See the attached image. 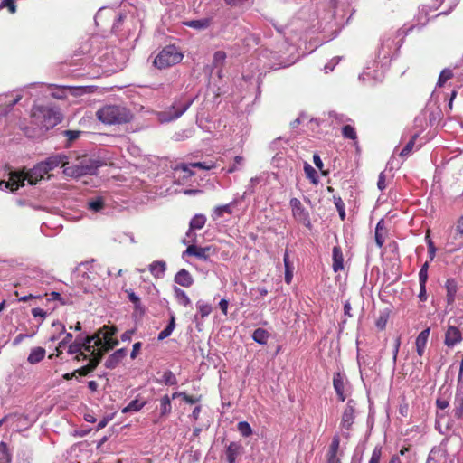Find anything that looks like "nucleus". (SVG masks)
Listing matches in <instances>:
<instances>
[{
    "mask_svg": "<svg viewBox=\"0 0 463 463\" xmlns=\"http://www.w3.org/2000/svg\"><path fill=\"white\" fill-rule=\"evenodd\" d=\"M96 115L101 122L108 125L127 123L132 118V114L127 108L117 105L104 106Z\"/></svg>",
    "mask_w": 463,
    "mask_h": 463,
    "instance_id": "obj_6",
    "label": "nucleus"
},
{
    "mask_svg": "<svg viewBox=\"0 0 463 463\" xmlns=\"http://www.w3.org/2000/svg\"><path fill=\"white\" fill-rule=\"evenodd\" d=\"M194 98H187L181 95L175 98L171 104L165 110L158 112L157 118L161 123H168L181 118L187 109L192 106Z\"/></svg>",
    "mask_w": 463,
    "mask_h": 463,
    "instance_id": "obj_5",
    "label": "nucleus"
},
{
    "mask_svg": "<svg viewBox=\"0 0 463 463\" xmlns=\"http://www.w3.org/2000/svg\"><path fill=\"white\" fill-rule=\"evenodd\" d=\"M175 327V317L173 313L170 314V319L168 325L163 329L157 335V339L162 341L171 335Z\"/></svg>",
    "mask_w": 463,
    "mask_h": 463,
    "instance_id": "obj_31",
    "label": "nucleus"
},
{
    "mask_svg": "<svg viewBox=\"0 0 463 463\" xmlns=\"http://www.w3.org/2000/svg\"><path fill=\"white\" fill-rule=\"evenodd\" d=\"M430 328L428 327V328L422 330L416 338V342H415L416 351L420 356H422L424 354V350H425V347H426V345H427V342H428V339L430 336Z\"/></svg>",
    "mask_w": 463,
    "mask_h": 463,
    "instance_id": "obj_21",
    "label": "nucleus"
},
{
    "mask_svg": "<svg viewBox=\"0 0 463 463\" xmlns=\"http://www.w3.org/2000/svg\"><path fill=\"white\" fill-rule=\"evenodd\" d=\"M454 415L456 418H463V392H458L454 401Z\"/></svg>",
    "mask_w": 463,
    "mask_h": 463,
    "instance_id": "obj_35",
    "label": "nucleus"
},
{
    "mask_svg": "<svg viewBox=\"0 0 463 463\" xmlns=\"http://www.w3.org/2000/svg\"><path fill=\"white\" fill-rule=\"evenodd\" d=\"M81 344L80 343H72L69 345L68 347V354H78L80 351L82 350L81 348Z\"/></svg>",
    "mask_w": 463,
    "mask_h": 463,
    "instance_id": "obj_61",
    "label": "nucleus"
},
{
    "mask_svg": "<svg viewBox=\"0 0 463 463\" xmlns=\"http://www.w3.org/2000/svg\"><path fill=\"white\" fill-rule=\"evenodd\" d=\"M335 206L337 208V211L339 213V216H340L341 220H345V211L344 203L341 200V198H338L337 200H335Z\"/></svg>",
    "mask_w": 463,
    "mask_h": 463,
    "instance_id": "obj_59",
    "label": "nucleus"
},
{
    "mask_svg": "<svg viewBox=\"0 0 463 463\" xmlns=\"http://www.w3.org/2000/svg\"><path fill=\"white\" fill-rule=\"evenodd\" d=\"M242 451V447L239 442H231L225 450L226 458H237Z\"/></svg>",
    "mask_w": 463,
    "mask_h": 463,
    "instance_id": "obj_33",
    "label": "nucleus"
},
{
    "mask_svg": "<svg viewBox=\"0 0 463 463\" xmlns=\"http://www.w3.org/2000/svg\"><path fill=\"white\" fill-rule=\"evenodd\" d=\"M214 249L212 246L199 247L196 245H189L183 252V258L185 255L194 256L201 260H207L212 254L214 253Z\"/></svg>",
    "mask_w": 463,
    "mask_h": 463,
    "instance_id": "obj_14",
    "label": "nucleus"
},
{
    "mask_svg": "<svg viewBox=\"0 0 463 463\" xmlns=\"http://www.w3.org/2000/svg\"><path fill=\"white\" fill-rule=\"evenodd\" d=\"M82 351L89 354V357L94 358L99 354H104L103 349H101L102 339H100L99 335H94L91 337H87L85 342H82Z\"/></svg>",
    "mask_w": 463,
    "mask_h": 463,
    "instance_id": "obj_12",
    "label": "nucleus"
},
{
    "mask_svg": "<svg viewBox=\"0 0 463 463\" xmlns=\"http://www.w3.org/2000/svg\"><path fill=\"white\" fill-rule=\"evenodd\" d=\"M289 206L292 211V216L294 220L303 224L307 229L312 228V223L308 211L304 207L302 203L298 198H291L289 201Z\"/></svg>",
    "mask_w": 463,
    "mask_h": 463,
    "instance_id": "obj_9",
    "label": "nucleus"
},
{
    "mask_svg": "<svg viewBox=\"0 0 463 463\" xmlns=\"http://www.w3.org/2000/svg\"><path fill=\"white\" fill-rule=\"evenodd\" d=\"M355 419V409L354 402L353 400H349L346 403V406L343 411L341 422H340V430L342 435L345 438H349V431L354 424Z\"/></svg>",
    "mask_w": 463,
    "mask_h": 463,
    "instance_id": "obj_10",
    "label": "nucleus"
},
{
    "mask_svg": "<svg viewBox=\"0 0 463 463\" xmlns=\"http://www.w3.org/2000/svg\"><path fill=\"white\" fill-rule=\"evenodd\" d=\"M46 351L43 347H34L31 350L27 361L31 364H35L41 362L45 356Z\"/></svg>",
    "mask_w": 463,
    "mask_h": 463,
    "instance_id": "obj_29",
    "label": "nucleus"
},
{
    "mask_svg": "<svg viewBox=\"0 0 463 463\" xmlns=\"http://www.w3.org/2000/svg\"><path fill=\"white\" fill-rule=\"evenodd\" d=\"M333 264L332 268L335 272H338L344 269V256L339 246H335L332 252Z\"/></svg>",
    "mask_w": 463,
    "mask_h": 463,
    "instance_id": "obj_24",
    "label": "nucleus"
},
{
    "mask_svg": "<svg viewBox=\"0 0 463 463\" xmlns=\"http://www.w3.org/2000/svg\"><path fill=\"white\" fill-rule=\"evenodd\" d=\"M184 24L194 29L203 30L210 26L211 19L203 18L199 20H190L185 22Z\"/></svg>",
    "mask_w": 463,
    "mask_h": 463,
    "instance_id": "obj_36",
    "label": "nucleus"
},
{
    "mask_svg": "<svg viewBox=\"0 0 463 463\" xmlns=\"http://www.w3.org/2000/svg\"><path fill=\"white\" fill-rule=\"evenodd\" d=\"M237 429L245 438L250 437L252 434L251 427L247 421H240L237 425Z\"/></svg>",
    "mask_w": 463,
    "mask_h": 463,
    "instance_id": "obj_48",
    "label": "nucleus"
},
{
    "mask_svg": "<svg viewBox=\"0 0 463 463\" xmlns=\"http://www.w3.org/2000/svg\"><path fill=\"white\" fill-rule=\"evenodd\" d=\"M243 162H244V158L242 156H235L234 163L227 170V173L231 174V173H233V172L237 171L240 168V166L242 165Z\"/></svg>",
    "mask_w": 463,
    "mask_h": 463,
    "instance_id": "obj_54",
    "label": "nucleus"
},
{
    "mask_svg": "<svg viewBox=\"0 0 463 463\" xmlns=\"http://www.w3.org/2000/svg\"><path fill=\"white\" fill-rule=\"evenodd\" d=\"M115 333V328L104 326L100 330L98 331V333L95 334L99 335L100 339H102L101 349H103L104 352L112 349L118 344V340L113 338Z\"/></svg>",
    "mask_w": 463,
    "mask_h": 463,
    "instance_id": "obj_13",
    "label": "nucleus"
},
{
    "mask_svg": "<svg viewBox=\"0 0 463 463\" xmlns=\"http://www.w3.org/2000/svg\"><path fill=\"white\" fill-rule=\"evenodd\" d=\"M191 167L200 168L203 170H211L216 167V163L209 160L191 164H179L175 167V173H184V177L188 178L194 175V172L191 170Z\"/></svg>",
    "mask_w": 463,
    "mask_h": 463,
    "instance_id": "obj_11",
    "label": "nucleus"
},
{
    "mask_svg": "<svg viewBox=\"0 0 463 463\" xmlns=\"http://www.w3.org/2000/svg\"><path fill=\"white\" fill-rule=\"evenodd\" d=\"M159 383H162L167 386H173L177 384V379L172 371L167 370L164 373L162 379L160 380Z\"/></svg>",
    "mask_w": 463,
    "mask_h": 463,
    "instance_id": "obj_40",
    "label": "nucleus"
},
{
    "mask_svg": "<svg viewBox=\"0 0 463 463\" xmlns=\"http://www.w3.org/2000/svg\"><path fill=\"white\" fill-rule=\"evenodd\" d=\"M458 2L459 0H435L434 9L441 8L437 16L449 14L458 5Z\"/></svg>",
    "mask_w": 463,
    "mask_h": 463,
    "instance_id": "obj_18",
    "label": "nucleus"
},
{
    "mask_svg": "<svg viewBox=\"0 0 463 463\" xmlns=\"http://www.w3.org/2000/svg\"><path fill=\"white\" fill-rule=\"evenodd\" d=\"M127 355V351L124 348L118 349L112 354H110L106 362L105 366L109 369L116 368Z\"/></svg>",
    "mask_w": 463,
    "mask_h": 463,
    "instance_id": "obj_19",
    "label": "nucleus"
},
{
    "mask_svg": "<svg viewBox=\"0 0 463 463\" xmlns=\"http://www.w3.org/2000/svg\"><path fill=\"white\" fill-rule=\"evenodd\" d=\"M127 293H128L129 301L134 304L135 308L136 309L140 308L141 302H140L139 297L132 290H128Z\"/></svg>",
    "mask_w": 463,
    "mask_h": 463,
    "instance_id": "obj_53",
    "label": "nucleus"
},
{
    "mask_svg": "<svg viewBox=\"0 0 463 463\" xmlns=\"http://www.w3.org/2000/svg\"><path fill=\"white\" fill-rule=\"evenodd\" d=\"M86 205L92 213H99L105 207V200L102 196L90 197L87 200Z\"/></svg>",
    "mask_w": 463,
    "mask_h": 463,
    "instance_id": "obj_26",
    "label": "nucleus"
},
{
    "mask_svg": "<svg viewBox=\"0 0 463 463\" xmlns=\"http://www.w3.org/2000/svg\"><path fill=\"white\" fill-rule=\"evenodd\" d=\"M205 222H206V217L204 214H202V213L195 214L190 221L189 230L186 232V235L188 237H190L191 235H193L194 230H201L205 225Z\"/></svg>",
    "mask_w": 463,
    "mask_h": 463,
    "instance_id": "obj_25",
    "label": "nucleus"
},
{
    "mask_svg": "<svg viewBox=\"0 0 463 463\" xmlns=\"http://www.w3.org/2000/svg\"><path fill=\"white\" fill-rule=\"evenodd\" d=\"M269 338V333L264 328L259 327L253 331L252 339L260 345H266Z\"/></svg>",
    "mask_w": 463,
    "mask_h": 463,
    "instance_id": "obj_32",
    "label": "nucleus"
},
{
    "mask_svg": "<svg viewBox=\"0 0 463 463\" xmlns=\"http://www.w3.org/2000/svg\"><path fill=\"white\" fill-rule=\"evenodd\" d=\"M102 359V354H99L98 356H95L94 358L89 359L88 364L85 366H82L76 371V373H79L80 376H86L91 372H93L98 364L100 363Z\"/></svg>",
    "mask_w": 463,
    "mask_h": 463,
    "instance_id": "obj_23",
    "label": "nucleus"
},
{
    "mask_svg": "<svg viewBox=\"0 0 463 463\" xmlns=\"http://www.w3.org/2000/svg\"><path fill=\"white\" fill-rule=\"evenodd\" d=\"M175 282L182 287L189 288L194 284L190 272L184 269H180L175 276Z\"/></svg>",
    "mask_w": 463,
    "mask_h": 463,
    "instance_id": "obj_20",
    "label": "nucleus"
},
{
    "mask_svg": "<svg viewBox=\"0 0 463 463\" xmlns=\"http://www.w3.org/2000/svg\"><path fill=\"white\" fill-rule=\"evenodd\" d=\"M304 171L307 178L311 180L313 184H317V171L307 163L304 165Z\"/></svg>",
    "mask_w": 463,
    "mask_h": 463,
    "instance_id": "obj_49",
    "label": "nucleus"
},
{
    "mask_svg": "<svg viewBox=\"0 0 463 463\" xmlns=\"http://www.w3.org/2000/svg\"><path fill=\"white\" fill-rule=\"evenodd\" d=\"M453 76L452 71L449 69L443 70L439 77L438 85L441 87L448 80Z\"/></svg>",
    "mask_w": 463,
    "mask_h": 463,
    "instance_id": "obj_50",
    "label": "nucleus"
},
{
    "mask_svg": "<svg viewBox=\"0 0 463 463\" xmlns=\"http://www.w3.org/2000/svg\"><path fill=\"white\" fill-rule=\"evenodd\" d=\"M46 172L40 163L26 173H13L8 181H0V190H11L14 192L19 187L24 186L25 182L31 185L36 184L40 180L43 179Z\"/></svg>",
    "mask_w": 463,
    "mask_h": 463,
    "instance_id": "obj_3",
    "label": "nucleus"
},
{
    "mask_svg": "<svg viewBox=\"0 0 463 463\" xmlns=\"http://www.w3.org/2000/svg\"><path fill=\"white\" fill-rule=\"evenodd\" d=\"M428 250H429L430 260H433L435 258V255H436V248L431 240L428 241Z\"/></svg>",
    "mask_w": 463,
    "mask_h": 463,
    "instance_id": "obj_63",
    "label": "nucleus"
},
{
    "mask_svg": "<svg viewBox=\"0 0 463 463\" xmlns=\"http://www.w3.org/2000/svg\"><path fill=\"white\" fill-rule=\"evenodd\" d=\"M416 137H417L416 135L413 136V137L402 149V151L400 152L401 156H407L408 155H410V153L411 152V150L414 146V142H415Z\"/></svg>",
    "mask_w": 463,
    "mask_h": 463,
    "instance_id": "obj_51",
    "label": "nucleus"
},
{
    "mask_svg": "<svg viewBox=\"0 0 463 463\" xmlns=\"http://www.w3.org/2000/svg\"><path fill=\"white\" fill-rule=\"evenodd\" d=\"M80 133L81 132L78 131V130H64L63 131V135H64V137H67L69 142H72V141L76 140L80 137Z\"/></svg>",
    "mask_w": 463,
    "mask_h": 463,
    "instance_id": "obj_56",
    "label": "nucleus"
},
{
    "mask_svg": "<svg viewBox=\"0 0 463 463\" xmlns=\"http://www.w3.org/2000/svg\"><path fill=\"white\" fill-rule=\"evenodd\" d=\"M345 377L340 373H334L333 376V386L335 392H339V391L345 390Z\"/></svg>",
    "mask_w": 463,
    "mask_h": 463,
    "instance_id": "obj_42",
    "label": "nucleus"
},
{
    "mask_svg": "<svg viewBox=\"0 0 463 463\" xmlns=\"http://www.w3.org/2000/svg\"><path fill=\"white\" fill-rule=\"evenodd\" d=\"M237 204V200H233L230 203L216 206L213 212V219L217 220L223 216L224 213L232 214V207Z\"/></svg>",
    "mask_w": 463,
    "mask_h": 463,
    "instance_id": "obj_27",
    "label": "nucleus"
},
{
    "mask_svg": "<svg viewBox=\"0 0 463 463\" xmlns=\"http://www.w3.org/2000/svg\"><path fill=\"white\" fill-rule=\"evenodd\" d=\"M12 455L9 452L7 444L4 441L0 442V463H11Z\"/></svg>",
    "mask_w": 463,
    "mask_h": 463,
    "instance_id": "obj_38",
    "label": "nucleus"
},
{
    "mask_svg": "<svg viewBox=\"0 0 463 463\" xmlns=\"http://www.w3.org/2000/svg\"><path fill=\"white\" fill-rule=\"evenodd\" d=\"M196 307L202 318L208 317L212 312V306L203 300H198Z\"/></svg>",
    "mask_w": 463,
    "mask_h": 463,
    "instance_id": "obj_39",
    "label": "nucleus"
},
{
    "mask_svg": "<svg viewBox=\"0 0 463 463\" xmlns=\"http://www.w3.org/2000/svg\"><path fill=\"white\" fill-rule=\"evenodd\" d=\"M293 265L289 267H285V282L289 285L293 279Z\"/></svg>",
    "mask_w": 463,
    "mask_h": 463,
    "instance_id": "obj_60",
    "label": "nucleus"
},
{
    "mask_svg": "<svg viewBox=\"0 0 463 463\" xmlns=\"http://www.w3.org/2000/svg\"><path fill=\"white\" fill-rule=\"evenodd\" d=\"M412 29L400 28L399 30L383 34L380 39V45L377 49L376 58L388 66L392 57L397 53L402 44L403 39L409 31Z\"/></svg>",
    "mask_w": 463,
    "mask_h": 463,
    "instance_id": "obj_1",
    "label": "nucleus"
},
{
    "mask_svg": "<svg viewBox=\"0 0 463 463\" xmlns=\"http://www.w3.org/2000/svg\"><path fill=\"white\" fill-rule=\"evenodd\" d=\"M104 165V162L96 157H83L75 164L63 165V174L71 178H80L85 175H96L98 169Z\"/></svg>",
    "mask_w": 463,
    "mask_h": 463,
    "instance_id": "obj_4",
    "label": "nucleus"
},
{
    "mask_svg": "<svg viewBox=\"0 0 463 463\" xmlns=\"http://www.w3.org/2000/svg\"><path fill=\"white\" fill-rule=\"evenodd\" d=\"M339 60H340L339 57H336V58H334L333 60H331L328 63H326L324 66L325 72L328 73V72L333 71L335 66L338 63Z\"/></svg>",
    "mask_w": 463,
    "mask_h": 463,
    "instance_id": "obj_62",
    "label": "nucleus"
},
{
    "mask_svg": "<svg viewBox=\"0 0 463 463\" xmlns=\"http://www.w3.org/2000/svg\"><path fill=\"white\" fill-rule=\"evenodd\" d=\"M382 222H379L376 225L375 229V242L379 248H382L384 243V239L383 238L382 234L380 233Z\"/></svg>",
    "mask_w": 463,
    "mask_h": 463,
    "instance_id": "obj_55",
    "label": "nucleus"
},
{
    "mask_svg": "<svg viewBox=\"0 0 463 463\" xmlns=\"http://www.w3.org/2000/svg\"><path fill=\"white\" fill-rule=\"evenodd\" d=\"M34 335H35V331L31 334L17 335L13 341V345L16 346V345H20L25 338L32 337Z\"/></svg>",
    "mask_w": 463,
    "mask_h": 463,
    "instance_id": "obj_58",
    "label": "nucleus"
},
{
    "mask_svg": "<svg viewBox=\"0 0 463 463\" xmlns=\"http://www.w3.org/2000/svg\"><path fill=\"white\" fill-rule=\"evenodd\" d=\"M32 315L33 316V317L35 318H40V324L45 319L46 316H47V312L44 311L43 309L42 308H39V307H35V308H33L32 309Z\"/></svg>",
    "mask_w": 463,
    "mask_h": 463,
    "instance_id": "obj_57",
    "label": "nucleus"
},
{
    "mask_svg": "<svg viewBox=\"0 0 463 463\" xmlns=\"http://www.w3.org/2000/svg\"><path fill=\"white\" fill-rule=\"evenodd\" d=\"M68 156L64 153H59L47 157L44 161L40 162L41 165L48 174L51 170L56 168L60 165L63 167V165H67Z\"/></svg>",
    "mask_w": 463,
    "mask_h": 463,
    "instance_id": "obj_15",
    "label": "nucleus"
},
{
    "mask_svg": "<svg viewBox=\"0 0 463 463\" xmlns=\"http://www.w3.org/2000/svg\"><path fill=\"white\" fill-rule=\"evenodd\" d=\"M339 445H340L339 437L337 435H335L333 437L332 442L330 444V447H329V449L327 452V456L338 457L337 453H338V449H339Z\"/></svg>",
    "mask_w": 463,
    "mask_h": 463,
    "instance_id": "obj_46",
    "label": "nucleus"
},
{
    "mask_svg": "<svg viewBox=\"0 0 463 463\" xmlns=\"http://www.w3.org/2000/svg\"><path fill=\"white\" fill-rule=\"evenodd\" d=\"M52 326L53 328L56 329V331L58 332L57 335H52L51 337H50V341L51 342H55L59 339L60 335L61 334H64L65 332V326L62 323L59 322V321H54L52 324Z\"/></svg>",
    "mask_w": 463,
    "mask_h": 463,
    "instance_id": "obj_47",
    "label": "nucleus"
},
{
    "mask_svg": "<svg viewBox=\"0 0 463 463\" xmlns=\"http://www.w3.org/2000/svg\"><path fill=\"white\" fill-rule=\"evenodd\" d=\"M446 288V300L449 305H452L455 301L456 294L458 291V283L455 279H448L445 283Z\"/></svg>",
    "mask_w": 463,
    "mask_h": 463,
    "instance_id": "obj_22",
    "label": "nucleus"
},
{
    "mask_svg": "<svg viewBox=\"0 0 463 463\" xmlns=\"http://www.w3.org/2000/svg\"><path fill=\"white\" fill-rule=\"evenodd\" d=\"M67 88L55 86L51 92V96L57 99H64L67 97Z\"/></svg>",
    "mask_w": 463,
    "mask_h": 463,
    "instance_id": "obj_43",
    "label": "nucleus"
},
{
    "mask_svg": "<svg viewBox=\"0 0 463 463\" xmlns=\"http://www.w3.org/2000/svg\"><path fill=\"white\" fill-rule=\"evenodd\" d=\"M342 135L344 137L348 138V139H352V140L357 139L356 131H355L354 128L351 125H345L343 127Z\"/></svg>",
    "mask_w": 463,
    "mask_h": 463,
    "instance_id": "obj_44",
    "label": "nucleus"
},
{
    "mask_svg": "<svg viewBox=\"0 0 463 463\" xmlns=\"http://www.w3.org/2000/svg\"><path fill=\"white\" fill-rule=\"evenodd\" d=\"M102 16L114 17V23L112 25V31L114 33L118 32V30L119 29V26L121 25L123 20L126 17L122 14H116V12L111 9L106 10L104 8H101L99 10V12L97 13V14L95 16V21L97 24H98V20L100 19Z\"/></svg>",
    "mask_w": 463,
    "mask_h": 463,
    "instance_id": "obj_17",
    "label": "nucleus"
},
{
    "mask_svg": "<svg viewBox=\"0 0 463 463\" xmlns=\"http://www.w3.org/2000/svg\"><path fill=\"white\" fill-rule=\"evenodd\" d=\"M32 123L44 132L61 122L62 114L56 107L34 105L31 113Z\"/></svg>",
    "mask_w": 463,
    "mask_h": 463,
    "instance_id": "obj_2",
    "label": "nucleus"
},
{
    "mask_svg": "<svg viewBox=\"0 0 463 463\" xmlns=\"http://www.w3.org/2000/svg\"><path fill=\"white\" fill-rule=\"evenodd\" d=\"M166 269V264L163 260L153 261L149 265V271L156 278H162L165 275Z\"/></svg>",
    "mask_w": 463,
    "mask_h": 463,
    "instance_id": "obj_28",
    "label": "nucleus"
},
{
    "mask_svg": "<svg viewBox=\"0 0 463 463\" xmlns=\"http://www.w3.org/2000/svg\"><path fill=\"white\" fill-rule=\"evenodd\" d=\"M388 66H383L380 60H373L367 63L359 79L367 83H374L383 79Z\"/></svg>",
    "mask_w": 463,
    "mask_h": 463,
    "instance_id": "obj_8",
    "label": "nucleus"
},
{
    "mask_svg": "<svg viewBox=\"0 0 463 463\" xmlns=\"http://www.w3.org/2000/svg\"><path fill=\"white\" fill-rule=\"evenodd\" d=\"M146 404V402H140L138 399H135L122 409V412L128 413L139 411Z\"/></svg>",
    "mask_w": 463,
    "mask_h": 463,
    "instance_id": "obj_37",
    "label": "nucleus"
},
{
    "mask_svg": "<svg viewBox=\"0 0 463 463\" xmlns=\"http://www.w3.org/2000/svg\"><path fill=\"white\" fill-rule=\"evenodd\" d=\"M159 410H160L161 417H165L171 413V411H172L171 398L167 394L161 397Z\"/></svg>",
    "mask_w": 463,
    "mask_h": 463,
    "instance_id": "obj_34",
    "label": "nucleus"
},
{
    "mask_svg": "<svg viewBox=\"0 0 463 463\" xmlns=\"http://www.w3.org/2000/svg\"><path fill=\"white\" fill-rule=\"evenodd\" d=\"M377 186L378 188L383 191L386 188V184H385V175L383 172H382L380 175H379V178H378V182H377Z\"/></svg>",
    "mask_w": 463,
    "mask_h": 463,
    "instance_id": "obj_64",
    "label": "nucleus"
},
{
    "mask_svg": "<svg viewBox=\"0 0 463 463\" xmlns=\"http://www.w3.org/2000/svg\"><path fill=\"white\" fill-rule=\"evenodd\" d=\"M183 52L175 45L165 46L156 56L154 65L158 69H166L182 61Z\"/></svg>",
    "mask_w": 463,
    "mask_h": 463,
    "instance_id": "obj_7",
    "label": "nucleus"
},
{
    "mask_svg": "<svg viewBox=\"0 0 463 463\" xmlns=\"http://www.w3.org/2000/svg\"><path fill=\"white\" fill-rule=\"evenodd\" d=\"M463 337L460 330L453 325H449L445 333V345L450 348L454 347L456 345L460 343Z\"/></svg>",
    "mask_w": 463,
    "mask_h": 463,
    "instance_id": "obj_16",
    "label": "nucleus"
},
{
    "mask_svg": "<svg viewBox=\"0 0 463 463\" xmlns=\"http://www.w3.org/2000/svg\"><path fill=\"white\" fill-rule=\"evenodd\" d=\"M175 294L179 304L183 305L184 307L191 306V300L183 289L175 288Z\"/></svg>",
    "mask_w": 463,
    "mask_h": 463,
    "instance_id": "obj_41",
    "label": "nucleus"
},
{
    "mask_svg": "<svg viewBox=\"0 0 463 463\" xmlns=\"http://www.w3.org/2000/svg\"><path fill=\"white\" fill-rule=\"evenodd\" d=\"M383 456V447L381 445H377L374 447L371 458L368 463H380Z\"/></svg>",
    "mask_w": 463,
    "mask_h": 463,
    "instance_id": "obj_45",
    "label": "nucleus"
},
{
    "mask_svg": "<svg viewBox=\"0 0 463 463\" xmlns=\"http://www.w3.org/2000/svg\"><path fill=\"white\" fill-rule=\"evenodd\" d=\"M8 8L11 14H14L16 12V5L14 0H3L0 3V9Z\"/></svg>",
    "mask_w": 463,
    "mask_h": 463,
    "instance_id": "obj_52",
    "label": "nucleus"
},
{
    "mask_svg": "<svg viewBox=\"0 0 463 463\" xmlns=\"http://www.w3.org/2000/svg\"><path fill=\"white\" fill-rule=\"evenodd\" d=\"M227 55L223 51H217L214 52L211 67H209L212 72L214 68L223 69L225 65Z\"/></svg>",
    "mask_w": 463,
    "mask_h": 463,
    "instance_id": "obj_30",
    "label": "nucleus"
}]
</instances>
